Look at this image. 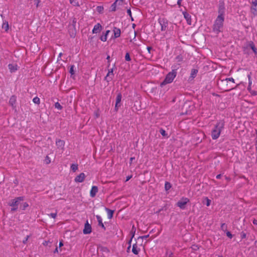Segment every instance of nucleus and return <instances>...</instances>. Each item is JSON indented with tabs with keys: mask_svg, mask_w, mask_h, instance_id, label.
Here are the masks:
<instances>
[{
	"mask_svg": "<svg viewBox=\"0 0 257 257\" xmlns=\"http://www.w3.org/2000/svg\"><path fill=\"white\" fill-rule=\"evenodd\" d=\"M224 126V123L223 121L220 120L217 122L211 133V136L213 140H216L219 137Z\"/></svg>",
	"mask_w": 257,
	"mask_h": 257,
	"instance_id": "2",
	"label": "nucleus"
},
{
	"mask_svg": "<svg viewBox=\"0 0 257 257\" xmlns=\"http://www.w3.org/2000/svg\"><path fill=\"white\" fill-rule=\"evenodd\" d=\"M253 224H254V225L257 226V219H254L253 220Z\"/></svg>",
	"mask_w": 257,
	"mask_h": 257,
	"instance_id": "57",
	"label": "nucleus"
},
{
	"mask_svg": "<svg viewBox=\"0 0 257 257\" xmlns=\"http://www.w3.org/2000/svg\"><path fill=\"white\" fill-rule=\"evenodd\" d=\"M229 81L231 82L232 84L235 83L234 79L233 78H226V79L221 81L222 84H224L225 83H228Z\"/></svg>",
	"mask_w": 257,
	"mask_h": 257,
	"instance_id": "23",
	"label": "nucleus"
},
{
	"mask_svg": "<svg viewBox=\"0 0 257 257\" xmlns=\"http://www.w3.org/2000/svg\"><path fill=\"white\" fill-rule=\"evenodd\" d=\"M132 175L127 176L126 178L125 182L128 181L130 179H131V178H132Z\"/></svg>",
	"mask_w": 257,
	"mask_h": 257,
	"instance_id": "54",
	"label": "nucleus"
},
{
	"mask_svg": "<svg viewBox=\"0 0 257 257\" xmlns=\"http://www.w3.org/2000/svg\"><path fill=\"white\" fill-rule=\"evenodd\" d=\"M70 3L73 6H79V3L76 0H69Z\"/></svg>",
	"mask_w": 257,
	"mask_h": 257,
	"instance_id": "32",
	"label": "nucleus"
},
{
	"mask_svg": "<svg viewBox=\"0 0 257 257\" xmlns=\"http://www.w3.org/2000/svg\"><path fill=\"white\" fill-rule=\"evenodd\" d=\"M71 169L73 172H75L78 169V165L77 164H72Z\"/></svg>",
	"mask_w": 257,
	"mask_h": 257,
	"instance_id": "35",
	"label": "nucleus"
},
{
	"mask_svg": "<svg viewBox=\"0 0 257 257\" xmlns=\"http://www.w3.org/2000/svg\"><path fill=\"white\" fill-rule=\"evenodd\" d=\"M158 21L161 26V31H166L168 28L169 23L168 20L165 18H159Z\"/></svg>",
	"mask_w": 257,
	"mask_h": 257,
	"instance_id": "4",
	"label": "nucleus"
},
{
	"mask_svg": "<svg viewBox=\"0 0 257 257\" xmlns=\"http://www.w3.org/2000/svg\"><path fill=\"white\" fill-rule=\"evenodd\" d=\"M122 5V0H116L115 2L111 6V10L112 11H115L116 8V5Z\"/></svg>",
	"mask_w": 257,
	"mask_h": 257,
	"instance_id": "18",
	"label": "nucleus"
},
{
	"mask_svg": "<svg viewBox=\"0 0 257 257\" xmlns=\"http://www.w3.org/2000/svg\"><path fill=\"white\" fill-rule=\"evenodd\" d=\"M16 102V97L15 95L12 96L9 100V104L13 107H15V104Z\"/></svg>",
	"mask_w": 257,
	"mask_h": 257,
	"instance_id": "20",
	"label": "nucleus"
},
{
	"mask_svg": "<svg viewBox=\"0 0 257 257\" xmlns=\"http://www.w3.org/2000/svg\"><path fill=\"white\" fill-rule=\"evenodd\" d=\"M135 160V157H131L130 159V164H131L133 162V161Z\"/></svg>",
	"mask_w": 257,
	"mask_h": 257,
	"instance_id": "60",
	"label": "nucleus"
},
{
	"mask_svg": "<svg viewBox=\"0 0 257 257\" xmlns=\"http://www.w3.org/2000/svg\"><path fill=\"white\" fill-rule=\"evenodd\" d=\"M28 204L27 202H25L21 205L20 208L22 209V210H24L28 207Z\"/></svg>",
	"mask_w": 257,
	"mask_h": 257,
	"instance_id": "34",
	"label": "nucleus"
},
{
	"mask_svg": "<svg viewBox=\"0 0 257 257\" xmlns=\"http://www.w3.org/2000/svg\"><path fill=\"white\" fill-rule=\"evenodd\" d=\"M249 46L252 50L254 54H257V50L254 46L253 42H250L249 44Z\"/></svg>",
	"mask_w": 257,
	"mask_h": 257,
	"instance_id": "27",
	"label": "nucleus"
},
{
	"mask_svg": "<svg viewBox=\"0 0 257 257\" xmlns=\"http://www.w3.org/2000/svg\"><path fill=\"white\" fill-rule=\"evenodd\" d=\"M205 201V204L207 206H210V205L211 204V202L210 199H209L208 197H205L203 199V203H204Z\"/></svg>",
	"mask_w": 257,
	"mask_h": 257,
	"instance_id": "29",
	"label": "nucleus"
},
{
	"mask_svg": "<svg viewBox=\"0 0 257 257\" xmlns=\"http://www.w3.org/2000/svg\"><path fill=\"white\" fill-rule=\"evenodd\" d=\"M183 15L184 16V18L187 21V23L188 25H191V16L186 12H183Z\"/></svg>",
	"mask_w": 257,
	"mask_h": 257,
	"instance_id": "13",
	"label": "nucleus"
},
{
	"mask_svg": "<svg viewBox=\"0 0 257 257\" xmlns=\"http://www.w3.org/2000/svg\"><path fill=\"white\" fill-rule=\"evenodd\" d=\"M74 65H71L70 68L69 72L71 75L74 74Z\"/></svg>",
	"mask_w": 257,
	"mask_h": 257,
	"instance_id": "41",
	"label": "nucleus"
},
{
	"mask_svg": "<svg viewBox=\"0 0 257 257\" xmlns=\"http://www.w3.org/2000/svg\"><path fill=\"white\" fill-rule=\"evenodd\" d=\"M220 227L221 230H222L223 231H225L226 230L227 225L225 223H223L221 224Z\"/></svg>",
	"mask_w": 257,
	"mask_h": 257,
	"instance_id": "38",
	"label": "nucleus"
},
{
	"mask_svg": "<svg viewBox=\"0 0 257 257\" xmlns=\"http://www.w3.org/2000/svg\"><path fill=\"white\" fill-rule=\"evenodd\" d=\"M247 78L248 79V85L247 87V90L249 91L251 90L252 81H251V73H250L249 74H248L247 75Z\"/></svg>",
	"mask_w": 257,
	"mask_h": 257,
	"instance_id": "22",
	"label": "nucleus"
},
{
	"mask_svg": "<svg viewBox=\"0 0 257 257\" xmlns=\"http://www.w3.org/2000/svg\"><path fill=\"white\" fill-rule=\"evenodd\" d=\"M131 244H130V245H128V246L127 247V250H126V251H127V252H128L130 251V248H131Z\"/></svg>",
	"mask_w": 257,
	"mask_h": 257,
	"instance_id": "58",
	"label": "nucleus"
},
{
	"mask_svg": "<svg viewBox=\"0 0 257 257\" xmlns=\"http://www.w3.org/2000/svg\"><path fill=\"white\" fill-rule=\"evenodd\" d=\"M98 187L96 186H93L90 191V196L91 197H94L96 196V193L98 192Z\"/></svg>",
	"mask_w": 257,
	"mask_h": 257,
	"instance_id": "14",
	"label": "nucleus"
},
{
	"mask_svg": "<svg viewBox=\"0 0 257 257\" xmlns=\"http://www.w3.org/2000/svg\"><path fill=\"white\" fill-rule=\"evenodd\" d=\"M29 238V235H27L25 239L23 240V243L24 244H26L27 242L28 238Z\"/></svg>",
	"mask_w": 257,
	"mask_h": 257,
	"instance_id": "49",
	"label": "nucleus"
},
{
	"mask_svg": "<svg viewBox=\"0 0 257 257\" xmlns=\"http://www.w3.org/2000/svg\"><path fill=\"white\" fill-rule=\"evenodd\" d=\"M101 30H102L101 25L100 24L98 23L94 26L93 29L92 30V33L93 34H97V33L100 32Z\"/></svg>",
	"mask_w": 257,
	"mask_h": 257,
	"instance_id": "15",
	"label": "nucleus"
},
{
	"mask_svg": "<svg viewBox=\"0 0 257 257\" xmlns=\"http://www.w3.org/2000/svg\"><path fill=\"white\" fill-rule=\"evenodd\" d=\"M226 235L227 237H228L229 238H232V234L230 233V231H227L226 232Z\"/></svg>",
	"mask_w": 257,
	"mask_h": 257,
	"instance_id": "46",
	"label": "nucleus"
},
{
	"mask_svg": "<svg viewBox=\"0 0 257 257\" xmlns=\"http://www.w3.org/2000/svg\"><path fill=\"white\" fill-rule=\"evenodd\" d=\"M224 18L217 17L215 20L212 26V31L216 34L221 32L223 28Z\"/></svg>",
	"mask_w": 257,
	"mask_h": 257,
	"instance_id": "3",
	"label": "nucleus"
},
{
	"mask_svg": "<svg viewBox=\"0 0 257 257\" xmlns=\"http://www.w3.org/2000/svg\"><path fill=\"white\" fill-rule=\"evenodd\" d=\"M113 32L114 34V37L115 38H117L120 37L121 31L120 29L117 28L116 27H114L113 29Z\"/></svg>",
	"mask_w": 257,
	"mask_h": 257,
	"instance_id": "17",
	"label": "nucleus"
},
{
	"mask_svg": "<svg viewBox=\"0 0 257 257\" xmlns=\"http://www.w3.org/2000/svg\"><path fill=\"white\" fill-rule=\"evenodd\" d=\"M92 228L91 225L88 223V221L84 224V227L83 230V233L84 234H89L91 232Z\"/></svg>",
	"mask_w": 257,
	"mask_h": 257,
	"instance_id": "8",
	"label": "nucleus"
},
{
	"mask_svg": "<svg viewBox=\"0 0 257 257\" xmlns=\"http://www.w3.org/2000/svg\"><path fill=\"white\" fill-rule=\"evenodd\" d=\"M160 134L163 136H167V134L166 133V131L163 129V128H161L160 130Z\"/></svg>",
	"mask_w": 257,
	"mask_h": 257,
	"instance_id": "42",
	"label": "nucleus"
},
{
	"mask_svg": "<svg viewBox=\"0 0 257 257\" xmlns=\"http://www.w3.org/2000/svg\"><path fill=\"white\" fill-rule=\"evenodd\" d=\"M113 76H114V74L113 73V68H112L108 70V72L106 77H105L104 79L107 82H109L112 79Z\"/></svg>",
	"mask_w": 257,
	"mask_h": 257,
	"instance_id": "10",
	"label": "nucleus"
},
{
	"mask_svg": "<svg viewBox=\"0 0 257 257\" xmlns=\"http://www.w3.org/2000/svg\"><path fill=\"white\" fill-rule=\"evenodd\" d=\"M121 94L120 93H119L117 94L116 98V102H115V109L117 110L118 109V107L120 106V101L121 100Z\"/></svg>",
	"mask_w": 257,
	"mask_h": 257,
	"instance_id": "12",
	"label": "nucleus"
},
{
	"mask_svg": "<svg viewBox=\"0 0 257 257\" xmlns=\"http://www.w3.org/2000/svg\"><path fill=\"white\" fill-rule=\"evenodd\" d=\"M105 210L107 211L108 218L109 219H111L113 216L114 211L110 210L107 208H105Z\"/></svg>",
	"mask_w": 257,
	"mask_h": 257,
	"instance_id": "25",
	"label": "nucleus"
},
{
	"mask_svg": "<svg viewBox=\"0 0 257 257\" xmlns=\"http://www.w3.org/2000/svg\"><path fill=\"white\" fill-rule=\"evenodd\" d=\"M9 68L11 72H14L17 70V65L13 64H10L8 65Z\"/></svg>",
	"mask_w": 257,
	"mask_h": 257,
	"instance_id": "24",
	"label": "nucleus"
},
{
	"mask_svg": "<svg viewBox=\"0 0 257 257\" xmlns=\"http://www.w3.org/2000/svg\"><path fill=\"white\" fill-rule=\"evenodd\" d=\"M256 137L255 139V150H256V151L257 152V130H256Z\"/></svg>",
	"mask_w": 257,
	"mask_h": 257,
	"instance_id": "50",
	"label": "nucleus"
},
{
	"mask_svg": "<svg viewBox=\"0 0 257 257\" xmlns=\"http://www.w3.org/2000/svg\"><path fill=\"white\" fill-rule=\"evenodd\" d=\"M2 28L4 30H5L6 31H7L9 28L8 22L7 21H5V22H4L3 24Z\"/></svg>",
	"mask_w": 257,
	"mask_h": 257,
	"instance_id": "30",
	"label": "nucleus"
},
{
	"mask_svg": "<svg viewBox=\"0 0 257 257\" xmlns=\"http://www.w3.org/2000/svg\"><path fill=\"white\" fill-rule=\"evenodd\" d=\"M24 199V197H16L15 199L12 200L11 202L9 203V205L12 207H18L20 203V202L22 201H23Z\"/></svg>",
	"mask_w": 257,
	"mask_h": 257,
	"instance_id": "7",
	"label": "nucleus"
},
{
	"mask_svg": "<svg viewBox=\"0 0 257 257\" xmlns=\"http://www.w3.org/2000/svg\"><path fill=\"white\" fill-rule=\"evenodd\" d=\"M18 207H13V208H11V211L14 212L18 209Z\"/></svg>",
	"mask_w": 257,
	"mask_h": 257,
	"instance_id": "53",
	"label": "nucleus"
},
{
	"mask_svg": "<svg viewBox=\"0 0 257 257\" xmlns=\"http://www.w3.org/2000/svg\"><path fill=\"white\" fill-rule=\"evenodd\" d=\"M140 251V248L138 247L137 244V243L134 244L133 245V248H132V252L135 254L137 255L139 254Z\"/></svg>",
	"mask_w": 257,
	"mask_h": 257,
	"instance_id": "19",
	"label": "nucleus"
},
{
	"mask_svg": "<svg viewBox=\"0 0 257 257\" xmlns=\"http://www.w3.org/2000/svg\"><path fill=\"white\" fill-rule=\"evenodd\" d=\"M110 33V31L109 30H107L105 32V34H104L106 36V37H107V35H108V34Z\"/></svg>",
	"mask_w": 257,
	"mask_h": 257,
	"instance_id": "62",
	"label": "nucleus"
},
{
	"mask_svg": "<svg viewBox=\"0 0 257 257\" xmlns=\"http://www.w3.org/2000/svg\"><path fill=\"white\" fill-rule=\"evenodd\" d=\"M136 32H135L134 37L133 39H131L130 40V41L132 42L133 40H136Z\"/></svg>",
	"mask_w": 257,
	"mask_h": 257,
	"instance_id": "61",
	"label": "nucleus"
},
{
	"mask_svg": "<svg viewBox=\"0 0 257 257\" xmlns=\"http://www.w3.org/2000/svg\"><path fill=\"white\" fill-rule=\"evenodd\" d=\"M127 13L130 16V17H131L132 21H134L133 18L132 16V12H131V9H128L127 10Z\"/></svg>",
	"mask_w": 257,
	"mask_h": 257,
	"instance_id": "48",
	"label": "nucleus"
},
{
	"mask_svg": "<svg viewBox=\"0 0 257 257\" xmlns=\"http://www.w3.org/2000/svg\"><path fill=\"white\" fill-rule=\"evenodd\" d=\"M226 83V86L225 88H223V89L225 91H228L232 89H233L234 87L233 86V85L228 84V83Z\"/></svg>",
	"mask_w": 257,
	"mask_h": 257,
	"instance_id": "26",
	"label": "nucleus"
},
{
	"mask_svg": "<svg viewBox=\"0 0 257 257\" xmlns=\"http://www.w3.org/2000/svg\"><path fill=\"white\" fill-rule=\"evenodd\" d=\"M191 248L194 250H197L198 249H199V247L198 245L194 244L192 246Z\"/></svg>",
	"mask_w": 257,
	"mask_h": 257,
	"instance_id": "43",
	"label": "nucleus"
},
{
	"mask_svg": "<svg viewBox=\"0 0 257 257\" xmlns=\"http://www.w3.org/2000/svg\"><path fill=\"white\" fill-rule=\"evenodd\" d=\"M189 202V199L186 197H182L180 201L177 203V205L182 209H184L186 205Z\"/></svg>",
	"mask_w": 257,
	"mask_h": 257,
	"instance_id": "6",
	"label": "nucleus"
},
{
	"mask_svg": "<svg viewBox=\"0 0 257 257\" xmlns=\"http://www.w3.org/2000/svg\"><path fill=\"white\" fill-rule=\"evenodd\" d=\"M221 174H218L216 176V179H219L221 178Z\"/></svg>",
	"mask_w": 257,
	"mask_h": 257,
	"instance_id": "59",
	"label": "nucleus"
},
{
	"mask_svg": "<svg viewBox=\"0 0 257 257\" xmlns=\"http://www.w3.org/2000/svg\"><path fill=\"white\" fill-rule=\"evenodd\" d=\"M182 0H177V5L179 6V7L181 6V2Z\"/></svg>",
	"mask_w": 257,
	"mask_h": 257,
	"instance_id": "55",
	"label": "nucleus"
},
{
	"mask_svg": "<svg viewBox=\"0 0 257 257\" xmlns=\"http://www.w3.org/2000/svg\"><path fill=\"white\" fill-rule=\"evenodd\" d=\"M48 215L53 218H55L56 217V216H57V213L55 212V213H51L49 214H48Z\"/></svg>",
	"mask_w": 257,
	"mask_h": 257,
	"instance_id": "45",
	"label": "nucleus"
},
{
	"mask_svg": "<svg viewBox=\"0 0 257 257\" xmlns=\"http://www.w3.org/2000/svg\"><path fill=\"white\" fill-rule=\"evenodd\" d=\"M55 107L56 108H57L59 110H61L62 109V106L61 105V104L59 102H56L55 103Z\"/></svg>",
	"mask_w": 257,
	"mask_h": 257,
	"instance_id": "37",
	"label": "nucleus"
},
{
	"mask_svg": "<svg viewBox=\"0 0 257 257\" xmlns=\"http://www.w3.org/2000/svg\"><path fill=\"white\" fill-rule=\"evenodd\" d=\"M241 238H245L246 237V234L244 232H241Z\"/></svg>",
	"mask_w": 257,
	"mask_h": 257,
	"instance_id": "51",
	"label": "nucleus"
},
{
	"mask_svg": "<svg viewBox=\"0 0 257 257\" xmlns=\"http://www.w3.org/2000/svg\"><path fill=\"white\" fill-rule=\"evenodd\" d=\"M198 73V70L196 69H192L191 70L190 77L192 78H194L196 77L197 73Z\"/></svg>",
	"mask_w": 257,
	"mask_h": 257,
	"instance_id": "28",
	"label": "nucleus"
},
{
	"mask_svg": "<svg viewBox=\"0 0 257 257\" xmlns=\"http://www.w3.org/2000/svg\"><path fill=\"white\" fill-rule=\"evenodd\" d=\"M107 37H106V35H103L100 37V39L101 41H102L103 42H105L107 40Z\"/></svg>",
	"mask_w": 257,
	"mask_h": 257,
	"instance_id": "40",
	"label": "nucleus"
},
{
	"mask_svg": "<svg viewBox=\"0 0 257 257\" xmlns=\"http://www.w3.org/2000/svg\"><path fill=\"white\" fill-rule=\"evenodd\" d=\"M45 161H46V163L47 164H49L51 162V160H50V158L48 156H47L46 157Z\"/></svg>",
	"mask_w": 257,
	"mask_h": 257,
	"instance_id": "47",
	"label": "nucleus"
},
{
	"mask_svg": "<svg viewBox=\"0 0 257 257\" xmlns=\"http://www.w3.org/2000/svg\"><path fill=\"white\" fill-rule=\"evenodd\" d=\"M97 10L98 12H100L103 10V7H97Z\"/></svg>",
	"mask_w": 257,
	"mask_h": 257,
	"instance_id": "52",
	"label": "nucleus"
},
{
	"mask_svg": "<svg viewBox=\"0 0 257 257\" xmlns=\"http://www.w3.org/2000/svg\"><path fill=\"white\" fill-rule=\"evenodd\" d=\"M171 184L168 182H166L165 184V188L166 191L169 190L171 188Z\"/></svg>",
	"mask_w": 257,
	"mask_h": 257,
	"instance_id": "31",
	"label": "nucleus"
},
{
	"mask_svg": "<svg viewBox=\"0 0 257 257\" xmlns=\"http://www.w3.org/2000/svg\"><path fill=\"white\" fill-rule=\"evenodd\" d=\"M85 177L86 176L85 174L83 173H81L79 175L76 177V178H75V181L76 182L81 183L84 181Z\"/></svg>",
	"mask_w": 257,
	"mask_h": 257,
	"instance_id": "11",
	"label": "nucleus"
},
{
	"mask_svg": "<svg viewBox=\"0 0 257 257\" xmlns=\"http://www.w3.org/2000/svg\"><path fill=\"white\" fill-rule=\"evenodd\" d=\"M62 55V53H59L58 57V60H59L61 58V57Z\"/></svg>",
	"mask_w": 257,
	"mask_h": 257,
	"instance_id": "63",
	"label": "nucleus"
},
{
	"mask_svg": "<svg viewBox=\"0 0 257 257\" xmlns=\"http://www.w3.org/2000/svg\"><path fill=\"white\" fill-rule=\"evenodd\" d=\"M251 12L254 16L257 15V0H252Z\"/></svg>",
	"mask_w": 257,
	"mask_h": 257,
	"instance_id": "9",
	"label": "nucleus"
},
{
	"mask_svg": "<svg viewBox=\"0 0 257 257\" xmlns=\"http://www.w3.org/2000/svg\"><path fill=\"white\" fill-rule=\"evenodd\" d=\"M63 245V243L62 241H60L59 242V247H61Z\"/></svg>",
	"mask_w": 257,
	"mask_h": 257,
	"instance_id": "64",
	"label": "nucleus"
},
{
	"mask_svg": "<svg viewBox=\"0 0 257 257\" xmlns=\"http://www.w3.org/2000/svg\"><path fill=\"white\" fill-rule=\"evenodd\" d=\"M96 218L97 220V221L98 222V225L100 226H101L102 228H103L104 229H105V227L103 223H102V219L101 217V216L98 215H97L96 216Z\"/></svg>",
	"mask_w": 257,
	"mask_h": 257,
	"instance_id": "21",
	"label": "nucleus"
},
{
	"mask_svg": "<svg viewBox=\"0 0 257 257\" xmlns=\"http://www.w3.org/2000/svg\"><path fill=\"white\" fill-rule=\"evenodd\" d=\"M33 102L35 103V104H40V98L38 97H35L33 99Z\"/></svg>",
	"mask_w": 257,
	"mask_h": 257,
	"instance_id": "33",
	"label": "nucleus"
},
{
	"mask_svg": "<svg viewBox=\"0 0 257 257\" xmlns=\"http://www.w3.org/2000/svg\"><path fill=\"white\" fill-rule=\"evenodd\" d=\"M125 60L126 61H130L131 60V58L128 53H126L125 55Z\"/></svg>",
	"mask_w": 257,
	"mask_h": 257,
	"instance_id": "39",
	"label": "nucleus"
},
{
	"mask_svg": "<svg viewBox=\"0 0 257 257\" xmlns=\"http://www.w3.org/2000/svg\"><path fill=\"white\" fill-rule=\"evenodd\" d=\"M56 145L58 148L63 150L65 146V142L63 140L58 139L56 141Z\"/></svg>",
	"mask_w": 257,
	"mask_h": 257,
	"instance_id": "16",
	"label": "nucleus"
},
{
	"mask_svg": "<svg viewBox=\"0 0 257 257\" xmlns=\"http://www.w3.org/2000/svg\"><path fill=\"white\" fill-rule=\"evenodd\" d=\"M171 68L172 71L167 74L165 79L161 83V86L162 87L167 84L171 83L176 77L177 74V71L179 68V64H174L172 66Z\"/></svg>",
	"mask_w": 257,
	"mask_h": 257,
	"instance_id": "1",
	"label": "nucleus"
},
{
	"mask_svg": "<svg viewBox=\"0 0 257 257\" xmlns=\"http://www.w3.org/2000/svg\"><path fill=\"white\" fill-rule=\"evenodd\" d=\"M175 59L177 62H181L183 61V57L181 55H178L176 57Z\"/></svg>",
	"mask_w": 257,
	"mask_h": 257,
	"instance_id": "36",
	"label": "nucleus"
},
{
	"mask_svg": "<svg viewBox=\"0 0 257 257\" xmlns=\"http://www.w3.org/2000/svg\"><path fill=\"white\" fill-rule=\"evenodd\" d=\"M249 92L253 96L257 95V91H254L251 89V90L249 91Z\"/></svg>",
	"mask_w": 257,
	"mask_h": 257,
	"instance_id": "44",
	"label": "nucleus"
},
{
	"mask_svg": "<svg viewBox=\"0 0 257 257\" xmlns=\"http://www.w3.org/2000/svg\"><path fill=\"white\" fill-rule=\"evenodd\" d=\"M147 50H148V52L149 53H151V50H152V47L148 46V47H147Z\"/></svg>",
	"mask_w": 257,
	"mask_h": 257,
	"instance_id": "56",
	"label": "nucleus"
},
{
	"mask_svg": "<svg viewBox=\"0 0 257 257\" xmlns=\"http://www.w3.org/2000/svg\"><path fill=\"white\" fill-rule=\"evenodd\" d=\"M225 6L223 1H220L218 6V15L217 17L224 18L225 15Z\"/></svg>",
	"mask_w": 257,
	"mask_h": 257,
	"instance_id": "5",
	"label": "nucleus"
}]
</instances>
